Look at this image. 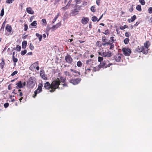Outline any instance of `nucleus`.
<instances>
[{
    "instance_id": "1",
    "label": "nucleus",
    "mask_w": 152,
    "mask_h": 152,
    "mask_svg": "<svg viewBox=\"0 0 152 152\" xmlns=\"http://www.w3.org/2000/svg\"><path fill=\"white\" fill-rule=\"evenodd\" d=\"M60 85V81L59 78L56 79L55 80H53L51 83L52 90L50 91V92H54L56 89L59 88V86Z\"/></svg>"
},
{
    "instance_id": "2",
    "label": "nucleus",
    "mask_w": 152,
    "mask_h": 152,
    "mask_svg": "<svg viewBox=\"0 0 152 152\" xmlns=\"http://www.w3.org/2000/svg\"><path fill=\"white\" fill-rule=\"evenodd\" d=\"M110 40L106 42L103 43L102 44V45L104 47L110 45L109 49L110 50H112L114 47V45L113 43L116 42V40L115 39L114 37H110Z\"/></svg>"
},
{
    "instance_id": "3",
    "label": "nucleus",
    "mask_w": 152,
    "mask_h": 152,
    "mask_svg": "<svg viewBox=\"0 0 152 152\" xmlns=\"http://www.w3.org/2000/svg\"><path fill=\"white\" fill-rule=\"evenodd\" d=\"M43 86V83H40L39 84L37 89L34 92V94L33 96V98H35L37 94L41 92L42 91V87Z\"/></svg>"
},
{
    "instance_id": "4",
    "label": "nucleus",
    "mask_w": 152,
    "mask_h": 152,
    "mask_svg": "<svg viewBox=\"0 0 152 152\" xmlns=\"http://www.w3.org/2000/svg\"><path fill=\"white\" fill-rule=\"evenodd\" d=\"M35 85V80L34 78L31 77L27 82V86L30 88H32Z\"/></svg>"
},
{
    "instance_id": "5",
    "label": "nucleus",
    "mask_w": 152,
    "mask_h": 152,
    "mask_svg": "<svg viewBox=\"0 0 152 152\" xmlns=\"http://www.w3.org/2000/svg\"><path fill=\"white\" fill-rule=\"evenodd\" d=\"M81 79L80 78H73L69 81V82L72 83L74 85H76L79 84L80 82Z\"/></svg>"
},
{
    "instance_id": "6",
    "label": "nucleus",
    "mask_w": 152,
    "mask_h": 152,
    "mask_svg": "<svg viewBox=\"0 0 152 152\" xmlns=\"http://www.w3.org/2000/svg\"><path fill=\"white\" fill-rule=\"evenodd\" d=\"M123 54L126 56H129L131 53V50L128 48H124L122 49Z\"/></svg>"
},
{
    "instance_id": "7",
    "label": "nucleus",
    "mask_w": 152,
    "mask_h": 152,
    "mask_svg": "<svg viewBox=\"0 0 152 152\" xmlns=\"http://www.w3.org/2000/svg\"><path fill=\"white\" fill-rule=\"evenodd\" d=\"M65 60L69 64H71L73 59L71 57V56L69 54H67L65 57Z\"/></svg>"
},
{
    "instance_id": "8",
    "label": "nucleus",
    "mask_w": 152,
    "mask_h": 152,
    "mask_svg": "<svg viewBox=\"0 0 152 152\" xmlns=\"http://www.w3.org/2000/svg\"><path fill=\"white\" fill-rule=\"evenodd\" d=\"M83 75L86 77H89L90 75H92L91 69H85V72Z\"/></svg>"
},
{
    "instance_id": "9",
    "label": "nucleus",
    "mask_w": 152,
    "mask_h": 152,
    "mask_svg": "<svg viewBox=\"0 0 152 152\" xmlns=\"http://www.w3.org/2000/svg\"><path fill=\"white\" fill-rule=\"evenodd\" d=\"M44 87L46 89L50 90L51 89L52 90L51 83L50 84L49 82H47L45 83Z\"/></svg>"
},
{
    "instance_id": "10",
    "label": "nucleus",
    "mask_w": 152,
    "mask_h": 152,
    "mask_svg": "<svg viewBox=\"0 0 152 152\" xmlns=\"http://www.w3.org/2000/svg\"><path fill=\"white\" fill-rule=\"evenodd\" d=\"M39 63L38 61H37L31 64L29 67V69L31 70H34L36 67L39 65Z\"/></svg>"
},
{
    "instance_id": "11",
    "label": "nucleus",
    "mask_w": 152,
    "mask_h": 152,
    "mask_svg": "<svg viewBox=\"0 0 152 152\" xmlns=\"http://www.w3.org/2000/svg\"><path fill=\"white\" fill-rule=\"evenodd\" d=\"M40 76L44 80H47V78L45 74L44 71L42 69L40 70Z\"/></svg>"
},
{
    "instance_id": "12",
    "label": "nucleus",
    "mask_w": 152,
    "mask_h": 152,
    "mask_svg": "<svg viewBox=\"0 0 152 152\" xmlns=\"http://www.w3.org/2000/svg\"><path fill=\"white\" fill-rule=\"evenodd\" d=\"M122 56V55L120 54H116L114 56V59L115 61L117 62L120 61Z\"/></svg>"
},
{
    "instance_id": "13",
    "label": "nucleus",
    "mask_w": 152,
    "mask_h": 152,
    "mask_svg": "<svg viewBox=\"0 0 152 152\" xmlns=\"http://www.w3.org/2000/svg\"><path fill=\"white\" fill-rule=\"evenodd\" d=\"M89 21V19L88 18L83 17L81 20V23L83 24H86Z\"/></svg>"
},
{
    "instance_id": "14",
    "label": "nucleus",
    "mask_w": 152,
    "mask_h": 152,
    "mask_svg": "<svg viewBox=\"0 0 152 152\" xmlns=\"http://www.w3.org/2000/svg\"><path fill=\"white\" fill-rule=\"evenodd\" d=\"M106 63L105 61H103L102 62H101L100 63V64L99 65V66L100 67V68H104L105 67V68L107 67H109L110 65H112V64H110L109 65L107 66H105Z\"/></svg>"
},
{
    "instance_id": "15",
    "label": "nucleus",
    "mask_w": 152,
    "mask_h": 152,
    "mask_svg": "<svg viewBox=\"0 0 152 152\" xmlns=\"http://www.w3.org/2000/svg\"><path fill=\"white\" fill-rule=\"evenodd\" d=\"M70 70L71 72H73L76 73L75 75H73L75 77H78L80 75V74L79 72H78L75 70H74L72 69H70Z\"/></svg>"
},
{
    "instance_id": "16",
    "label": "nucleus",
    "mask_w": 152,
    "mask_h": 152,
    "mask_svg": "<svg viewBox=\"0 0 152 152\" xmlns=\"http://www.w3.org/2000/svg\"><path fill=\"white\" fill-rule=\"evenodd\" d=\"M61 26V22H59L57 23L56 25L53 26L52 28L53 30H54L59 27Z\"/></svg>"
},
{
    "instance_id": "17",
    "label": "nucleus",
    "mask_w": 152,
    "mask_h": 152,
    "mask_svg": "<svg viewBox=\"0 0 152 152\" xmlns=\"http://www.w3.org/2000/svg\"><path fill=\"white\" fill-rule=\"evenodd\" d=\"M5 28L7 31L9 33L11 32L12 29L11 26L9 24H7L6 25Z\"/></svg>"
},
{
    "instance_id": "18",
    "label": "nucleus",
    "mask_w": 152,
    "mask_h": 152,
    "mask_svg": "<svg viewBox=\"0 0 152 152\" xmlns=\"http://www.w3.org/2000/svg\"><path fill=\"white\" fill-rule=\"evenodd\" d=\"M1 61L0 63V67L1 69H3L5 65L4 60L3 58H2L1 59Z\"/></svg>"
},
{
    "instance_id": "19",
    "label": "nucleus",
    "mask_w": 152,
    "mask_h": 152,
    "mask_svg": "<svg viewBox=\"0 0 152 152\" xmlns=\"http://www.w3.org/2000/svg\"><path fill=\"white\" fill-rule=\"evenodd\" d=\"M142 53L145 54H146L148 53V50L149 49L142 46Z\"/></svg>"
},
{
    "instance_id": "20",
    "label": "nucleus",
    "mask_w": 152,
    "mask_h": 152,
    "mask_svg": "<svg viewBox=\"0 0 152 152\" xmlns=\"http://www.w3.org/2000/svg\"><path fill=\"white\" fill-rule=\"evenodd\" d=\"M136 16L135 15H134L130 19H129L127 20V21L129 23L131 22H133L136 19Z\"/></svg>"
},
{
    "instance_id": "21",
    "label": "nucleus",
    "mask_w": 152,
    "mask_h": 152,
    "mask_svg": "<svg viewBox=\"0 0 152 152\" xmlns=\"http://www.w3.org/2000/svg\"><path fill=\"white\" fill-rule=\"evenodd\" d=\"M78 12V11L77 10H72V12L70 13V15L71 16H74L77 15Z\"/></svg>"
},
{
    "instance_id": "22",
    "label": "nucleus",
    "mask_w": 152,
    "mask_h": 152,
    "mask_svg": "<svg viewBox=\"0 0 152 152\" xmlns=\"http://www.w3.org/2000/svg\"><path fill=\"white\" fill-rule=\"evenodd\" d=\"M151 44L149 41H147L144 44V47L148 48Z\"/></svg>"
},
{
    "instance_id": "23",
    "label": "nucleus",
    "mask_w": 152,
    "mask_h": 152,
    "mask_svg": "<svg viewBox=\"0 0 152 152\" xmlns=\"http://www.w3.org/2000/svg\"><path fill=\"white\" fill-rule=\"evenodd\" d=\"M16 85L17 86L16 88H17V87H18L19 88H21L23 87V84L21 83V81H19L16 84Z\"/></svg>"
},
{
    "instance_id": "24",
    "label": "nucleus",
    "mask_w": 152,
    "mask_h": 152,
    "mask_svg": "<svg viewBox=\"0 0 152 152\" xmlns=\"http://www.w3.org/2000/svg\"><path fill=\"white\" fill-rule=\"evenodd\" d=\"M60 83L61 82L62 83H65L66 81V79L65 77H64L62 76L60 77Z\"/></svg>"
},
{
    "instance_id": "25",
    "label": "nucleus",
    "mask_w": 152,
    "mask_h": 152,
    "mask_svg": "<svg viewBox=\"0 0 152 152\" xmlns=\"http://www.w3.org/2000/svg\"><path fill=\"white\" fill-rule=\"evenodd\" d=\"M6 22V21H5L3 23L2 25V26L1 28V29H0V31L1 32H3L4 31V28L5 27V25Z\"/></svg>"
},
{
    "instance_id": "26",
    "label": "nucleus",
    "mask_w": 152,
    "mask_h": 152,
    "mask_svg": "<svg viewBox=\"0 0 152 152\" xmlns=\"http://www.w3.org/2000/svg\"><path fill=\"white\" fill-rule=\"evenodd\" d=\"M27 44V42L26 41H24L22 43V48L25 49Z\"/></svg>"
},
{
    "instance_id": "27",
    "label": "nucleus",
    "mask_w": 152,
    "mask_h": 152,
    "mask_svg": "<svg viewBox=\"0 0 152 152\" xmlns=\"http://www.w3.org/2000/svg\"><path fill=\"white\" fill-rule=\"evenodd\" d=\"M100 69H101L100 68V67L98 65L93 68V71L94 72L98 71Z\"/></svg>"
},
{
    "instance_id": "28",
    "label": "nucleus",
    "mask_w": 152,
    "mask_h": 152,
    "mask_svg": "<svg viewBox=\"0 0 152 152\" xmlns=\"http://www.w3.org/2000/svg\"><path fill=\"white\" fill-rule=\"evenodd\" d=\"M21 49V47L20 46L17 45L15 48H14V50H16L18 51H20Z\"/></svg>"
},
{
    "instance_id": "29",
    "label": "nucleus",
    "mask_w": 152,
    "mask_h": 152,
    "mask_svg": "<svg viewBox=\"0 0 152 152\" xmlns=\"http://www.w3.org/2000/svg\"><path fill=\"white\" fill-rule=\"evenodd\" d=\"M113 55V54L110 51H108L106 52V56L107 57H109L112 56Z\"/></svg>"
},
{
    "instance_id": "30",
    "label": "nucleus",
    "mask_w": 152,
    "mask_h": 152,
    "mask_svg": "<svg viewBox=\"0 0 152 152\" xmlns=\"http://www.w3.org/2000/svg\"><path fill=\"white\" fill-rule=\"evenodd\" d=\"M142 46L139 47L138 46L136 49V51L139 53H141L142 51Z\"/></svg>"
},
{
    "instance_id": "31",
    "label": "nucleus",
    "mask_w": 152,
    "mask_h": 152,
    "mask_svg": "<svg viewBox=\"0 0 152 152\" xmlns=\"http://www.w3.org/2000/svg\"><path fill=\"white\" fill-rule=\"evenodd\" d=\"M35 35L38 38L39 40V41H41L42 37V35L41 34H39L38 33H36Z\"/></svg>"
},
{
    "instance_id": "32",
    "label": "nucleus",
    "mask_w": 152,
    "mask_h": 152,
    "mask_svg": "<svg viewBox=\"0 0 152 152\" xmlns=\"http://www.w3.org/2000/svg\"><path fill=\"white\" fill-rule=\"evenodd\" d=\"M64 74L66 76H68L69 77H72V75L70 74V72H69L65 71L64 72Z\"/></svg>"
},
{
    "instance_id": "33",
    "label": "nucleus",
    "mask_w": 152,
    "mask_h": 152,
    "mask_svg": "<svg viewBox=\"0 0 152 152\" xmlns=\"http://www.w3.org/2000/svg\"><path fill=\"white\" fill-rule=\"evenodd\" d=\"M12 59L14 62V64H15L18 61V58H15V56H12Z\"/></svg>"
},
{
    "instance_id": "34",
    "label": "nucleus",
    "mask_w": 152,
    "mask_h": 152,
    "mask_svg": "<svg viewBox=\"0 0 152 152\" xmlns=\"http://www.w3.org/2000/svg\"><path fill=\"white\" fill-rule=\"evenodd\" d=\"M59 16V13H58L57 15L55 17L54 19L53 20L52 23H54Z\"/></svg>"
},
{
    "instance_id": "35",
    "label": "nucleus",
    "mask_w": 152,
    "mask_h": 152,
    "mask_svg": "<svg viewBox=\"0 0 152 152\" xmlns=\"http://www.w3.org/2000/svg\"><path fill=\"white\" fill-rule=\"evenodd\" d=\"M128 28V26L126 25H124V26H121L120 27V28L121 30H124L126 28Z\"/></svg>"
},
{
    "instance_id": "36",
    "label": "nucleus",
    "mask_w": 152,
    "mask_h": 152,
    "mask_svg": "<svg viewBox=\"0 0 152 152\" xmlns=\"http://www.w3.org/2000/svg\"><path fill=\"white\" fill-rule=\"evenodd\" d=\"M129 39L128 38H125L124 40V42L125 44H128L129 42Z\"/></svg>"
},
{
    "instance_id": "37",
    "label": "nucleus",
    "mask_w": 152,
    "mask_h": 152,
    "mask_svg": "<svg viewBox=\"0 0 152 152\" xmlns=\"http://www.w3.org/2000/svg\"><path fill=\"white\" fill-rule=\"evenodd\" d=\"M91 20L93 22H96L98 20H97V18L96 16H93L92 17Z\"/></svg>"
},
{
    "instance_id": "38",
    "label": "nucleus",
    "mask_w": 152,
    "mask_h": 152,
    "mask_svg": "<svg viewBox=\"0 0 152 152\" xmlns=\"http://www.w3.org/2000/svg\"><path fill=\"white\" fill-rule=\"evenodd\" d=\"M102 33L106 35H109L110 34L109 30L108 29L106 30L105 31V32H103Z\"/></svg>"
},
{
    "instance_id": "39",
    "label": "nucleus",
    "mask_w": 152,
    "mask_h": 152,
    "mask_svg": "<svg viewBox=\"0 0 152 152\" xmlns=\"http://www.w3.org/2000/svg\"><path fill=\"white\" fill-rule=\"evenodd\" d=\"M42 23L43 25L46 26L47 25V22L45 19H43L42 20Z\"/></svg>"
},
{
    "instance_id": "40",
    "label": "nucleus",
    "mask_w": 152,
    "mask_h": 152,
    "mask_svg": "<svg viewBox=\"0 0 152 152\" xmlns=\"http://www.w3.org/2000/svg\"><path fill=\"white\" fill-rule=\"evenodd\" d=\"M77 66L78 67H81L82 66V63L81 61H79L77 63Z\"/></svg>"
},
{
    "instance_id": "41",
    "label": "nucleus",
    "mask_w": 152,
    "mask_h": 152,
    "mask_svg": "<svg viewBox=\"0 0 152 152\" xmlns=\"http://www.w3.org/2000/svg\"><path fill=\"white\" fill-rule=\"evenodd\" d=\"M31 25L33 26H36L37 25V23L36 21H34L33 22L31 23Z\"/></svg>"
},
{
    "instance_id": "42",
    "label": "nucleus",
    "mask_w": 152,
    "mask_h": 152,
    "mask_svg": "<svg viewBox=\"0 0 152 152\" xmlns=\"http://www.w3.org/2000/svg\"><path fill=\"white\" fill-rule=\"evenodd\" d=\"M107 40L106 37L104 36H103L102 38V41L104 42L103 43L106 42Z\"/></svg>"
},
{
    "instance_id": "43",
    "label": "nucleus",
    "mask_w": 152,
    "mask_h": 152,
    "mask_svg": "<svg viewBox=\"0 0 152 152\" xmlns=\"http://www.w3.org/2000/svg\"><path fill=\"white\" fill-rule=\"evenodd\" d=\"M24 30L26 31L27 30L28 28V26L26 24H24Z\"/></svg>"
},
{
    "instance_id": "44",
    "label": "nucleus",
    "mask_w": 152,
    "mask_h": 152,
    "mask_svg": "<svg viewBox=\"0 0 152 152\" xmlns=\"http://www.w3.org/2000/svg\"><path fill=\"white\" fill-rule=\"evenodd\" d=\"M27 52V51L26 50H22L21 52V55L22 56L24 55Z\"/></svg>"
},
{
    "instance_id": "45",
    "label": "nucleus",
    "mask_w": 152,
    "mask_h": 152,
    "mask_svg": "<svg viewBox=\"0 0 152 152\" xmlns=\"http://www.w3.org/2000/svg\"><path fill=\"white\" fill-rule=\"evenodd\" d=\"M26 11L28 13L30 14H33L34 13L33 10H26Z\"/></svg>"
},
{
    "instance_id": "46",
    "label": "nucleus",
    "mask_w": 152,
    "mask_h": 152,
    "mask_svg": "<svg viewBox=\"0 0 152 152\" xmlns=\"http://www.w3.org/2000/svg\"><path fill=\"white\" fill-rule=\"evenodd\" d=\"M130 35L131 34L128 32H126L125 33V36L127 37H129Z\"/></svg>"
},
{
    "instance_id": "47",
    "label": "nucleus",
    "mask_w": 152,
    "mask_h": 152,
    "mask_svg": "<svg viewBox=\"0 0 152 152\" xmlns=\"http://www.w3.org/2000/svg\"><path fill=\"white\" fill-rule=\"evenodd\" d=\"M103 60L102 57L99 56L98 57V61L99 62H101Z\"/></svg>"
},
{
    "instance_id": "48",
    "label": "nucleus",
    "mask_w": 152,
    "mask_h": 152,
    "mask_svg": "<svg viewBox=\"0 0 152 152\" xmlns=\"http://www.w3.org/2000/svg\"><path fill=\"white\" fill-rule=\"evenodd\" d=\"M29 47L31 50H34V46H33V45L31 43L30 44Z\"/></svg>"
},
{
    "instance_id": "49",
    "label": "nucleus",
    "mask_w": 152,
    "mask_h": 152,
    "mask_svg": "<svg viewBox=\"0 0 152 152\" xmlns=\"http://www.w3.org/2000/svg\"><path fill=\"white\" fill-rule=\"evenodd\" d=\"M87 5V2L86 1H84L82 4L80 6L81 7H83L86 6Z\"/></svg>"
},
{
    "instance_id": "50",
    "label": "nucleus",
    "mask_w": 152,
    "mask_h": 152,
    "mask_svg": "<svg viewBox=\"0 0 152 152\" xmlns=\"http://www.w3.org/2000/svg\"><path fill=\"white\" fill-rule=\"evenodd\" d=\"M139 2L142 5H144L145 4V1L144 0H139Z\"/></svg>"
},
{
    "instance_id": "51",
    "label": "nucleus",
    "mask_w": 152,
    "mask_h": 152,
    "mask_svg": "<svg viewBox=\"0 0 152 152\" xmlns=\"http://www.w3.org/2000/svg\"><path fill=\"white\" fill-rule=\"evenodd\" d=\"M18 73V71L17 70L15 71L14 72H13L12 74L11 75L12 76H14L15 75L17 74Z\"/></svg>"
},
{
    "instance_id": "52",
    "label": "nucleus",
    "mask_w": 152,
    "mask_h": 152,
    "mask_svg": "<svg viewBox=\"0 0 152 152\" xmlns=\"http://www.w3.org/2000/svg\"><path fill=\"white\" fill-rule=\"evenodd\" d=\"M74 1H75L76 4H77L81 3V0H74Z\"/></svg>"
},
{
    "instance_id": "53",
    "label": "nucleus",
    "mask_w": 152,
    "mask_h": 152,
    "mask_svg": "<svg viewBox=\"0 0 152 152\" xmlns=\"http://www.w3.org/2000/svg\"><path fill=\"white\" fill-rule=\"evenodd\" d=\"M9 106V103L8 102L4 104V107L5 108Z\"/></svg>"
},
{
    "instance_id": "54",
    "label": "nucleus",
    "mask_w": 152,
    "mask_h": 152,
    "mask_svg": "<svg viewBox=\"0 0 152 152\" xmlns=\"http://www.w3.org/2000/svg\"><path fill=\"white\" fill-rule=\"evenodd\" d=\"M102 56L104 57H107L106 52H103L102 53Z\"/></svg>"
},
{
    "instance_id": "55",
    "label": "nucleus",
    "mask_w": 152,
    "mask_h": 152,
    "mask_svg": "<svg viewBox=\"0 0 152 152\" xmlns=\"http://www.w3.org/2000/svg\"><path fill=\"white\" fill-rule=\"evenodd\" d=\"M14 0H6V2L9 4L12 3Z\"/></svg>"
},
{
    "instance_id": "56",
    "label": "nucleus",
    "mask_w": 152,
    "mask_h": 152,
    "mask_svg": "<svg viewBox=\"0 0 152 152\" xmlns=\"http://www.w3.org/2000/svg\"><path fill=\"white\" fill-rule=\"evenodd\" d=\"M137 10H141V6L140 5H138L136 7Z\"/></svg>"
},
{
    "instance_id": "57",
    "label": "nucleus",
    "mask_w": 152,
    "mask_h": 152,
    "mask_svg": "<svg viewBox=\"0 0 152 152\" xmlns=\"http://www.w3.org/2000/svg\"><path fill=\"white\" fill-rule=\"evenodd\" d=\"M7 51V52H9L8 54H9V55H11L12 53L10 51V48H9L8 49Z\"/></svg>"
},
{
    "instance_id": "58",
    "label": "nucleus",
    "mask_w": 152,
    "mask_h": 152,
    "mask_svg": "<svg viewBox=\"0 0 152 152\" xmlns=\"http://www.w3.org/2000/svg\"><path fill=\"white\" fill-rule=\"evenodd\" d=\"M4 14V10H1V13L0 14V16H3Z\"/></svg>"
},
{
    "instance_id": "59",
    "label": "nucleus",
    "mask_w": 152,
    "mask_h": 152,
    "mask_svg": "<svg viewBox=\"0 0 152 152\" xmlns=\"http://www.w3.org/2000/svg\"><path fill=\"white\" fill-rule=\"evenodd\" d=\"M72 0H69L66 6H67L68 5V6H69L71 4V2H72Z\"/></svg>"
},
{
    "instance_id": "60",
    "label": "nucleus",
    "mask_w": 152,
    "mask_h": 152,
    "mask_svg": "<svg viewBox=\"0 0 152 152\" xmlns=\"http://www.w3.org/2000/svg\"><path fill=\"white\" fill-rule=\"evenodd\" d=\"M64 83L62 84V86L63 87H66L68 86V85L66 83Z\"/></svg>"
},
{
    "instance_id": "61",
    "label": "nucleus",
    "mask_w": 152,
    "mask_h": 152,
    "mask_svg": "<svg viewBox=\"0 0 152 152\" xmlns=\"http://www.w3.org/2000/svg\"><path fill=\"white\" fill-rule=\"evenodd\" d=\"M19 95L20 96L22 97L23 96V94L22 92H20Z\"/></svg>"
},
{
    "instance_id": "62",
    "label": "nucleus",
    "mask_w": 152,
    "mask_h": 152,
    "mask_svg": "<svg viewBox=\"0 0 152 152\" xmlns=\"http://www.w3.org/2000/svg\"><path fill=\"white\" fill-rule=\"evenodd\" d=\"M139 22H136L135 24H134V26H136L138 25L139 24Z\"/></svg>"
},
{
    "instance_id": "63",
    "label": "nucleus",
    "mask_w": 152,
    "mask_h": 152,
    "mask_svg": "<svg viewBox=\"0 0 152 152\" xmlns=\"http://www.w3.org/2000/svg\"><path fill=\"white\" fill-rule=\"evenodd\" d=\"M8 89L9 90H11L12 89V87L10 85H9L8 86Z\"/></svg>"
},
{
    "instance_id": "64",
    "label": "nucleus",
    "mask_w": 152,
    "mask_h": 152,
    "mask_svg": "<svg viewBox=\"0 0 152 152\" xmlns=\"http://www.w3.org/2000/svg\"><path fill=\"white\" fill-rule=\"evenodd\" d=\"M148 21L150 23H152V17L148 20Z\"/></svg>"
}]
</instances>
